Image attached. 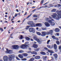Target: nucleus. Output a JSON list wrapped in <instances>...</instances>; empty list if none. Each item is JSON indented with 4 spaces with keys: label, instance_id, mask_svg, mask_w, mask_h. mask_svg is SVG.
<instances>
[{
    "label": "nucleus",
    "instance_id": "obj_56",
    "mask_svg": "<svg viewBox=\"0 0 61 61\" xmlns=\"http://www.w3.org/2000/svg\"><path fill=\"white\" fill-rule=\"evenodd\" d=\"M51 57V58H52L51 59V60H54V59L53 57Z\"/></svg>",
    "mask_w": 61,
    "mask_h": 61
},
{
    "label": "nucleus",
    "instance_id": "obj_43",
    "mask_svg": "<svg viewBox=\"0 0 61 61\" xmlns=\"http://www.w3.org/2000/svg\"><path fill=\"white\" fill-rule=\"evenodd\" d=\"M39 49H36L35 50V51H39Z\"/></svg>",
    "mask_w": 61,
    "mask_h": 61
},
{
    "label": "nucleus",
    "instance_id": "obj_26",
    "mask_svg": "<svg viewBox=\"0 0 61 61\" xmlns=\"http://www.w3.org/2000/svg\"><path fill=\"white\" fill-rule=\"evenodd\" d=\"M23 55L25 57V56H28L27 54H26V53H23Z\"/></svg>",
    "mask_w": 61,
    "mask_h": 61
},
{
    "label": "nucleus",
    "instance_id": "obj_32",
    "mask_svg": "<svg viewBox=\"0 0 61 61\" xmlns=\"http://www.w3.org/2000/svg\"><path fill=\"white\" fill-rule=\"evenodd\" d=\"M32 15V14H30V15L28 16L27 17V18H26V19H28V18H29V17H30V16L31 15Z\"/></svg>",
    "mask_w": 61,
    "mask_h": 61
},
{
    "label": "nucleus",
    "instance_id": "obj_42",
    "mask_svg": "<svg viewBox=\"0 0 61 61\" xmlns=\"http://www.w3.org/2000/svg\"><path fill=\"white\" fill-rule=\"evenodd\" d=\"M33 17H37V15H34L33 16Z\"/></svg>",
    "mask_w": 61,
    "mask_h": 61
},
{
    "label": "nucleus",
    "instance_id": "obj_17",
    "mask_svg": "<svg viewBox=\"0 0 61 61\" xmlns=\"http://www.w3.org/2000/svg\"><path fill=\"white\" fill-rule=\"evenodd\" d=\"M36 25L37 26H42V24L41 23H37L36 24Z\"/></svg>",
    "mask_w": 61,
    "mask_h": 61
},
{
    "label": "nucleus",
    "instance_id": "obj_19",
    "mask_svg": "<svg viewBox=\"0 0 61 61\" xmlns=\"http://www.w3.org/2000/svg\"><path fill=\"white\" fill-rule=\"evenodd\" d=\"M31 54H33V55H37V53L36 52V51H33L31 52Z\"/></svg>",
    "mask_w": 61,
    "mask_h": 61
},
{
    "label": "nucleus",
    "instance_id": "obj_39",
    "mask_svg": "<svg viewBox=\"0 0 61 61\" xmlns=\"http://www.w3.org/2000/svg\"><path fill=\"white\" fill-rule=\"evenodd\" d=\"M0 30H1V31L2 32L3 31H4V29H2V28L1 27L0 29Z\"/></svg>",
    "mask_w": 61,
    "mask_h": 61
},
{
    "label": "nucleus",
    "instance_id": "obj_34",
    "mask_svg": "<svg viewBox=\"0 0 61 61\" xmlns=\"http://www.w3.org/2000/svg\"><path fill=\"white\" fill-rule=\"evenodd\" d=\"M26 39L28 41H29V40H30V38L28 37H27L26 38Z\"/></svg>",
    "mask_w": 61,
    "mask_h": 61
},
{
    "label": "nucleus",
    "instance_id": "obj_44",
    "mask_svg": "<svg viewBox=\"0 0 61 61\" xmlns=\"http://www.w3.org/2000/svg\"><path fill=\"white\" fill-rule=\"evenodd\" d=\"M48 52L50 53H52V50H48Z\"/></svg>",
    "mask_w": 61,
    "mask_h": 61
},
{
    "label": "nucleus",
    "instance_id": "obj_3",
    "mask_svg": "<svg viewBox=\"0 0 61 61\" xmlns=\"http://www.w3.org/2000/svg\"><path fill=\"white\" fill-rule=\"evenodd\" d=\"M56 16H57V14H56V13H54L53 15H51V16L53 17V18L54 19L56 18V20H59V19H60V18H61V16H58V17L56 18Z\"/></svg>",
    "mask_w": 61,
    "mask_h": 61
},
{
    "label": "nucleus",
    "instance_id": "obj_59",
    "mask_svg": "<svg viewBox=\"0 0 61 61\" xmlns=\"http://www.w3.org/2000/svg\"><path fill=\"white\" fill-rule=\"evenodd\" d=\"M16 11L17 12H19V11L18 9H16Z\"/></svg>",
    "mask_w": 61,
    "mask_h": 61
},
{
    "label": "nucleus",
    "instance_id": "obj_31",
    "mask_svg": "<svg viewBox=\"0 0 61 61\" xmlns=\"http://www.w3.org/2000/svg\"><path fill=\"white\" fill-rule=\"evenodd\" d=\"M36 33L37 35H39V36H40L41 34V33L39 32H37Z\"/></svg>",
    "mask_w": 61,
    "mask_h": 61
},
{
    "label": "nucleus",
    "instance_id": "obj_52",
    "mask_svg": "<svg viewBox=\"0 0 61 61\" xmlns=\"http://www.w3.org/2000/svg\"><path fill=\"white\" fill-rule=\"evenodd\" d=\"M56 34L57 36H59V33H57Z\"/></svg>",
    "mask_w": 61,
    "mask_h": 61
},
{
    "label": "nucleus",
    "instance_id": "obj_41",
    "mask_svg": "<svg viewBox=\"0 0 61 61\" xmlns=\"http://www.w3.org/2000/svg\"><path fill=\"white\" fill-rule=\"evenodd\" d=\"M16 59H17V60H20V59H19L18 57H16Z\"/></svg>",
    "mask_w": 61,
    "mask_h": 61
},
{
    "label": "nucleus",
    "instance_id": "obj_10",
    "mask_svg": "<svg viewBox=\"0 0 61 61\" xmlns=\"http://www.w3.org/2000/svg\"><path fill=\"white\" fill-rule=\"evenodd\" d=\"M56 12H57V14H58V16H61V10L59 11L58 10Z\"/></svg>",
    "mask_w": 61,
    "mask_h": 61
},
{
    "label": "nucleus",
    "instance_id": "obj_38",
    "mask_svg": "<svg viewBox=\"0 0 61 61\" xmlns=\"http://www.w3.org/2000/svg\"><path fill=\"white\" fill-rule=\"evenodd\" d=\"M48 22L49 23H50L51 24L52 22V21L51 20H49Z\"/></svg>",
    "mask_w": 61,
    "mask_h": 61
},
{
    "label": "nucleus",
    "instance_id": "obj_25",
    "mask_svg": "<svg viewBox=\"0 0 61 61\" xmlns=\"http://www.w3.org/2000/svg\"><path fill=\"white\" fill-rule=\"evenodd\" d=\"M46 58H47V56H43V58L45 60H46Z\"/></svg>",
    "mask_w": 61,
    "mask_h": 61
},
{
    "label": "nucleus",
    "instance_id": "obj_24",
    "mask_svg": "<svg viewBox=\"0 0 61 61\" xmlns=\"http://www.w3.org/2000/svg\"><path fill=\"white\" fill-rule=\"evenodd\" d=\"M40 53L41 54H42V55H45L46 54V53L43 52H41Z\"/></svg>",
    "mask_w": 61,
    "mask_h": 61
},
{
    "label": "nucleus",
    "instance_id": "obj_8",
    "mask_svg": "<svg viewBox=\"0 0 61 61\" xmlns=\"http://www.w3.org/2000/svg\"><path fill=\"white\" fill-rule=\"evenodd\" d=\"M12 47L13 48L15 49H17L19 48V46L18 45H14L12 46Z\"/></svg>",
    "mask_w": 61,
    "mask_h": 61
},
{
    "label": "nucleus",
    "instance_id": "obj_33",
    "mask_svg": "<svg viewBox=\"0 0 61 61\" xmlns=\"http://www.w3.org/2000/svg\"><path fill=\"white\" fill-rule=\"evenodd\" d=\"M49 32H50V34H52L53 32V30H51L49 31Z\"/></svg>",
    "mask_w": 61,
    "mask_h": 61
},
{
    "label": "nucleus",
    "instance_id": "obj_49",
    "mask_svg": "<svg viewBox=\"0 0 61 61\" xmlns=\"http://www.w3.org/2000/svg\"><path fill=\"white\" fill-rule=\"evenodd\" d=\"M57 5L59 6V7L58 6V7H60L61 6V5H60V4H58Z\"/></svg>",
    "mask_w": 61,
    "mask_h": 61
},
{
    "label": "nucleus",
    "instance_id": "obj_22",
    "mask_svg": "<svg viewBox=\"0 0 61 61\" xmlns=\"http://www.w3.org/2000/svg\"><path fill=\"white\" fill-rule=\"evenodd\" d=\"M56 11V9H53L51 10V12H55Z\"/></svg>",
    "mask_w": 61,
    "mask_h": 61
},
{
    "label": "nucleus",
    "instance_id": "obj_55",
    "mask_svg": "<svg viewBox=\"0 0 61 61\" xmlns=\"http://www.w3.org/2000/svg\"><path fill=\"white\" fill-rule=\"evenodd\" d=\"M17 14L18 15H20V13H18Z\"/></svg>",
    "mask_w": 61,
    "mask_h": 61
},
{
    "label": "nucleus",
    "instance_id": "obj_46",
    "mask_svg": "<svg viewBox=\"0 0 61 61\" xmlns=\"http://www.w3.org/2000/svg\"><path fill=\"white\" fill-rule=\"evenodd\" d=\"M44 0H42L41 1V4H43V2H44Z\"/></svg>",
    "mask_w": 61,
    "mask_h": 61
},
{
    "label": "nucleus",
    "instance_id": "obj_40",
    "mask_svg": "<svg viewBox=\"0 0 61 61\" xmlns=\"http://www.w3.org/2000/svg\"><path fill=\"white\" fill-rule=\"evenodd\" d=\"M50 40H49L48 41H47V44H49V43L50 42Z\"/></svg>",
    "mask_w": 61,
    "mask_h": 61
},
{
    "label": "nucleus",
    "instance_id": "obj_45",
    "mask_svg": "<svg viewBox=\"0 0 61 61\" xmlns=\"http://www.w3.org/2000/svg\"><path fill=\"white\" fill-rule=\"evenodd\" d=\"M42 30H46L47 29H46V28H42Z\"/></svg>",
    "mask_w": 61,
    "mask_h": 61
},
{
    "label": "nucleus",
    "instance_id": "obj_36",
    "mask_svg": "<svg viewBox=\"0 0 61 61\" xmlns=\"http://www.w3.org/2000/svg\"><path fill=\"white\" fill-rule=\"evenodd\" d=\"M30 27V26H27V27L25 28L26 29H28Z\"/></svg>",
    "mask_w": 61,
    "mask_h": 61
},
{
    "label": "nucleus",
    "instance_id": "obj_7",
    "mask_svg": "<svg viewBox=\"0 0 61 61\" xmlns=\"http://www.w3.org/2000/svg\"><path fill=\"white\" fill-rule=\"evenodd\" d=\"M29 31L30 32H32L33 33H35V29L34 28H30L29 29Z\"/></svg>",
    "mask_w": 61,
    "mask_h": 61
},
{
    "label": "nucleus",
    "instance_id": "obj_27",
    "mask_svg": "<svg viewBox=\"0 0 61 61\" xmlns=\"http://www.w3.org/2000/svg\"><path fill=\"white\" fill-rule=\"evenodd\" d=\"M55 25V23L53 22L51 24V25H52V26L54 25Z\"/></svg>",
    "mask_w": 61,
    "mask_h": 61
},
{
    "label": "nucleus",
    "instance_id": "obj_50",
    "mask_svg": "<svg viewBox=\"0 0 61 61\" xmlns=\"http://www.w3.org/2000/svg\"><path fill=\"white\" fill-rule=\"evenodd\" d=\"M17 15H18L16 13L15 14V15L14 16L15 17H16V16H17Z\"/></svg>",
    "mask_w": 61,
    "mask_h": 61
},
{
    "label": "nucleus",
    "instance_id": "obj_30",
    "mask_svg": "<svg viewBox=\"0 0 61 61\" xmlns=\"http://www.w3.org/2000/svg\"><path fill=\"white\" fill-rule=\"evenodd\" d=\"M56 43L58 45H59L60 44V42L58 41H56Z\"/></svg>",
    "mask_w": 61,
    "mask_h": 61
},
{
    "label": "nucleus",
    "instance_id": "obj_21",
    "mask_svg": "<svg viewBox=\"0 0 61 61\" xmlns=\"http://www.w3.org/2000/svg\"><path fill=\"white\" fill-rule=\"evenodd\" d=\"M37 47V45L35 44H33V47H34V48H36Z\"/></svg>",
    "mask_w": 61,
    "mask_h": 61
},
{
    "label": "nucleus",
    "instance_id": "obj_48",
    "mask_svg": "<svg viewBox=\"0 0 61 61\" xmlns=\"http://www.w3.org/2000/svg\"><path fill=\"white\" fill-rule=\"evenodd\" d=\"M19 53H23V51H22V50H21L19 51Z\"/></svg>",
    "mask_w": 61,
    "mask_h": 61
},
{
    "label": "nucleus",
    "instance_id": "obj_14",
    "mask_svg": "<svg viewBox=\"0 0 61 61\" xmlns=\"http://www.w3.org/2000/svg\"><path fill=\"white\" fill-rule=\"evenodd\" d=\"M45 25L46 26H47V27H48L50 25V24L47 22H46L45 23Z\"/></svg>",
    "mask_w": 61,
    "mask_h": 61
},
{
    "label": "nucleus",
    "instance_id": "obj_57",
    "mask_svg": "<svg viewBox=\"0 0 61 61\" xmlns=\"http://www.w3.org/2000/svg\"><path fill=\"white\" fill-rule=\"evenodd\" d=\"M37 18H36L34 19V20H37Z\"/></svg>",
    "mask_w": 61,
    "mask_h": 61
},
{
    "label": "nucleus",
    "instance_id": "obj_15",
    "mask_svg": "<svg viewBox=\"0 0 61 61\" xmlns=\"http://www.w3.org/2000/svg\"><path fill=\"white\" fill-rule=\"evenodd\" d=\"M18 56L19 58H21V59H23L24 58V56H23L21 54H19L18 55Z\"/></svg>",
    "mask_w": 61,
    "mask_h": 61
},
{
    "label": "nucleus",
    "instance_id": "obj_12",
    "mask_svg": "<svg viewBox=\"0 0 61 61\" xmlns=\"http://www.w3.org/2000/svg\"><path fill=\"white\" fill-rule=\"evenodd\" d=\"M3 59L4 61H8V57L6 56H5L3 57Z\"/></svg>",
    "mask_w": 61,
    "mask_h": 61
},
{
    "label": "nucleus",
    "instance_id": "obj_37",
    "mask_svg": "<svg viewBox=\"0 0 61 61\" xmlns=\"http://www.w3.org/2000/svg\"><path fill=\"white\" fill-rule=\"evenodd\" d=\"M19 38L20 39H22V38H23V36H22V35H21L20 37H19Z\"/></svg>",
    "mask_w": 61,
    "mask_h": 61
},
{
    "label": "nucleus",
    "instance_id": "obj_62",
    "mask_svg": "<svg viewBox=\"0 0 61 61\" xmlns=\"http://www.w3.org/2000/svg\"><path fill=\"white\" fill-rule=\"evenodd\" d=\"M47 7V6L46 5L44 7V8Z\"/></svg>",
    "mask_w": 61,
    "mask_h": 61
},
{
    "label": "nucleus",
    "instance_id": "obj_28",
    "mask_svg": "<svg viewBox=\"0 0 61 61\" xmlns=\"http://www.w3.org/2000/svg\"><path fill=\"white\" fill-rule=\"evenodd\" d=\"M47 46L48 48H51V46L50 45H47Z\"/></svg>",
    "mask_w": 61,
    "mask_h": 61
},
{
    "label": "nucleus",
    "instance_id": "obj_16",
    "mask_svg": "<svg viewBox=\"0 0 61 61\" xmlns=\"http://www.w3.org/2000/svg\"><path fill=\"white\" fill-rule=\"evenodd\" d=\"M55 31L56 32H59L60 31V30L58 28H56L55 29Z\"/></svg>",
    "mask_w": 61,
    "mask_h": 61
},
{
    "label": "nucleus",
    "instance_id": "obj_18",
    "mask_svg": "<svg viewBox=\"0 0 61 61\" xmlns=\"http://www.w3.org/2000/svg\"><path fill=\"white\" fill-rule=\"evenodd\" d=\"M35 58L36 59H39L40 58V56H36L35 57Z\"/></svg>",
    "mask_w": 61,
    "mask_h": 61
},
{
    "label": "nucleus",
    "instance_id": "obj_64",
    "mask_svg": "<svg viewBox=\"0 0 61 61\" xmlns=\"http://www.w3.org/2000/svg\"><path fill=\"white\" fill-rule=\"evenodd\" d=\"M11 16H10L9 17V18H10V19L11 18Z\"/></svg>",
    "mask_w": 61,
    "mask_h": 61
},
{
    "label": "nucleus",
    "instance_id": "obj_58",
    "mask_svg": "<svg viewBox=\"0 0 61 61\" xmlns=\"http://www.w3.org/2000/svg\"><path fill=\"white\" fill-rule=\"evenodd\" d=\"M29 50H31V48H29Z\"/></svg>",
    "mask_w": 61,
    "mask_h": 61
},
{
    "label": "nucleus",
    "instance_id": "obj_54",
    "mask_svg": "<svg viewBox=\"0 0 61 61\" xmlns=\"http://www.w3.org/2000/svg\"><path fill=\"white\" fill-rule=\"evenodd\" d=\"M27 12H25V14H24V16H25V15H26V14H27Z\"/></svg>",
    "mask_w": 61,
    "mask_h": 61
},
{
    "label": "nucleus",
    "instance_id": "obj_35",
    "mask_svg": "<svg viewBox=\"0 0 61 61\" xmlns=\"http://www.w3.org/2000/svg\"><path fill=\"white\" fill-rule=\"evenodd\" d=\"M21 60H22L23 61H26V60H27V59L25 58H24L22 59Z\"/></svg>",
    "mask_w": 61,
    "mask_h": 61
},
{
    "label": "nucleus",
    "instance_id": "obj_1",
    "mask_svg": "<svg viewBox=\"0 0 61 61\" xmlns=\"http://www.w3.org/2000/svg\"><path fill=\"white\" fill-rule=\"evenodd\" d=\"M29 45V42H26L25 44H23L21 45L20 47L22 49H27V47H29V46H28Z\"/></svg>",
    "mask_w": 61,
    "mask_h": 61
},
{
    "label": "nucleus",
    "instance_id": "obj_63",
    "mask_svg": "<svg viewBox=\"0 0 61 61\" xmlns=\"http://www.w3.org/2000/svg\"><path fill=\"white\" fill-rule=\"evenodd\" d=\"M35 7H35L34 6L32 7V8H35Z\"/></svg>",
    "mask_w": 61,
    "mask_h": 61
},
{
    "label": "nucleus",
    "instance_id": "obj_53",
    "mask_svg": "<svg viewBox=\"0 0 61 61\" xmlns=\"http://www.w3.org/2000/svg\"><path fill=\"white\" fill-rule=\"evenodd\" d=\"M53 46H54V45H52L51 46V48H53Z\"/></svg>",
    "mask_w": 61,
    "mask_h": 61
},
{
    "label": "nucleus",
    "instance_id": "obj_61",
    "mask_svg": "<svg viewBox=\"0 0 61 61\" xmlns=\"http://www.w3.org/2000/svg\"><path fill=\"white\" fill-rule=\"evenodd\" d=\"M30 40H31V41H34V40H33V39H31Z\"/></svg>",
    "mask_w": 61,
    "mask_h": 61
},
{
    "label": "nucleus",
    "instance_id": "obj_11",
    "mask_svg": "<svg viewBox=\"0 0 61 61\" xmlns=\"http://www.w3.org/2000/svg\"><path fill=\"white\" fill-rule=\"evenodd\" d=\"M53 56L54 57L55 59V60H57V57H58L57 54H53Z\"/></svg>",
    "mask_w": 61,
    "mask_h": 61
},
{
    "label": "nucleus",
    "instance_id": "obj_13",
    "mask_svg": "<svg viewBox=\"0 0 61 61\" xmlns=\"http://www.w3.org/2000/svg\"><path fill=\"white\" fill-rule=\"evenodd\" d=\"M54 48L55 50V51L57 52V45H56V44H55L54 45Z\"/></svg>",
    "mask_w": 61,
    "mask_h": 61
},
{
    "label": "nucleus",
    "instance_id": "obj_29",
    "mask_svg": "<svg viewBox=\"0 0 61 61\" xmlns=\"http://www.w3.org/2000/svg\"><path fill=\"white\" fill-rule=\"evenodd\" d=\"M46 21H48V22L49 20V19L48 18H46Z\"/></svg>",
    "mask_w": 61,
    "mask_h": 61
},
{
    "label": "nucleus",
    "instance_id": "obj_47",
    "mask_svg": "<svg viewBox=\"0 0 61 61\" xmlns=\"http://www.w3.org/2000/svg\"><path fill=\"white\" fill-rule=\"evenodd\" d=\"M44 48L45 49V50H48V48H47L45 47Z\"/></svg>",
    "mask_w": 61,
    "mask_h": 61
},
{
    "label": "nucleus",
    "instance_id": "obj_9",
    "mask_svg": "<svg viewBox=\"0 0 61 61\" xmlns=\"http://www.w3.org/2000/svg\"><path fill=\"white\" fill-rule=\"evenodd\" d=\"M6 53H8V54H12L13 53V51L11 50H10L8 51H7L5 52Z\"/></svg>",
    "mask_w": 61,
    "mask_h": 61
},
{
    "label": "nucleus",
    "instance_id": "obj_60",
    "mask_svg": "<svg viewBox=\"0 0 61 61\" xmlns=\"http://www.w3.org/2000/svg\"><path fill=\"white\" fill-rule=\"evenodd\" d=\"M59 49H61V46H60L59 47Z\"/></svg>",
    "mask_w": 61,
    "mask_h": 61
},
{
    "label": "nucleus",
    "instance_id": "obj_51",
    "mask_svg": "<svg viewBox=\"0 0 61 61\" xmlns=\"http://www.w3.org/2000/svg\"><path fill=\"white\" fill-rule=\"evenodd\" d=\"M31 52H32L31 51H29L27 52L28 53H31Z\"/></svg>",
    "mask_w": 61,
    "mask_h": 61
},
{
    "label": "nucleus",
    "instance_id": "obj_23",
    "mask_svg": "<svg viewBox=\"0 0 61 61\" xmlns=\"http://www.w3.org/2000/svg\"><path fill=\"white\" fill-rule=\"evenodd\" d=\"M34 60V58H32L30 59L29 61H33Z\"/></svg>",
    "mask_w": 61,
    "mask_h": 61
},
{
    "label": "nucleus",
    "instance_id": "obj_6",
    "mask_svg": "<svg viewBox=\"0 0 61 61\" xmlns=\"http://www.w3.org/2000/svg\"><path fill=\"white\" fill-rule=\"evenodd\" d=\"M28 25H30V27H34L35 26V24L32 21H29L28 22Z\"/></svg>",
    "mask_w": 61,
    "mask_h": 61
},
{
    "label": "nucleus",
    "instance_id": "obj_4",
    "mask_svg": "<svg viewBox=\"0 0 61 61\" xmlns=\"http://www.w3.org/2000/svg\"><path fill=\"white\" fill-rule=\"evenodd\" d=\"M41 33L42 34L41 35V36H46V34L48 35L50 34L49 32H46L43 31L41 32Z\"/></svg>",
    "mask_w": 61,
    "mask_h": 61
},
{
    "label": "nucleus",
    "instance_id": "obj_2",
    "mask_svg": "<svg viewBox=\"0 0 61 61\" xmlns=\"http://www.w3.org/2000/svg\"><path fill=\"white\" fill-rule=\"evenodd\" d=\"M15 56L14 55H9L8 59L9 61H15V60L14 58H15Z\"/></svg>",
    "mask_w": 61,
    "mask_h": 61
},
{
    "label": "nucleus",
    "instance_id": "obj_20",
    "mask_svg": "<svg viewBox=\"0 0 61 61\" xmlns=\"http://www.w3.org/2000/svg\"><path fill=\"white\" fill-rule=\"evenodd\" d=\"M51 37L54 39H57L58 40V39L57 38H56V37L55 36H52Z\"/></svg>",
    "mask_w": 61,
    "mask_h": 61
},
{
    "label": "nucleus",
    "instance_id": "obj_5",
    "mask_svg": "<svg viewBox=\"0 0 61 61\" xmlns=\"http://www.w3.org/2000/svg\"><path fill=\"white\" fill-rule=\"evenodd\" d=\"M33 38L37 41L39 44H41L42 43V41L41 40H40L39 39L37 38L36 36H33Z\"/></svg>",
    "mask_w": 61,
    "mask_h": 61
}]
</instances>
